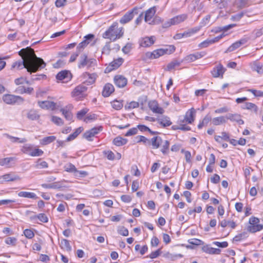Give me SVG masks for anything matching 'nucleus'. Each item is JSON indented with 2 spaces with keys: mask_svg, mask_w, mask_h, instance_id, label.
<instances>
[{
  "mask_svg": "<svg viewBox=\"0 0 263 263\" xmlns=\"http://www.w3.org/2000/svg\"><path fill=\"white\" fill-rule=\"evenodd\" d=\"M175 49L176 48L174 45H169L164 48L158 49L153 52H147L146 56L150 59H157L164 54H170L173 53Z\"/></svg>",
  "mask_w": 263,
  "mask_h": 263,
  "instance_id": "7ed1b4c3",
  "label": "nucleus"
},
{
  "mask_svg": "<svg viewBox=\"0 0 263 263\" xmlns=\"http://www.w3.org/2000/svg\"><path fill=\"white\" fill-rule=\"evenodd\" d=\"M127 141V139L123 138L121 136H118L113 140L112 143L117 146H121L125 145Z\"/></svg>",
  "mask_w": 263,
  "mask_h": 263,
  "instance_id": "a878e982",
  "label": "nucleus"
},
{
  "mask_svg": "<svg viewBox=\"0 0 263 263\" xmlns=\"http://www.w3.org/2000/svg\"><path fill=\"white\" fill-rule=\"evenodd\" d=\"M140 8L134 7L132 10L127 11L120 20L119 22L122 24H125L129 22L134 17L138 15Z\"/></svg>",
  "mask_w": 263,
  "mask_h": 263,
  "instance_id": "20e7f679",
  "label": "nucleus"
},
{
  "mask_svg": "<svg viewBox=\"0 0 263 263\" xmlns=\"http://www.w3.org/2000/svg\"><path fill=\"white\" fill-rule=\"evenodd\" d=\"M7 138L10 139L12 142L13 143H23L26 142V139L25 138L20 139L17 137H15L9 135L8 134H5L4 135Z\"/></svg>",
  "mask_w": 263,
  "mask_h": 263,
  "instance_id": "473e14b6",
  "label": "nucleus"
},
{
  "mask_svg": "<svg viewBox=\"0 0 263 263\" xmlns=\"http://www.w3.org/2000/svg\"><path fill=\"white\" fill-rule=\"evenodd\" d=\"M148 105L149 109L154 113L163 114L164 112V109L159 106L156 100L150 101Z\"/></svg>",
  "mask_w": 263,
  "mask_h": 263,
  "instance_id": "f8f14e48",
  "label": "nucleus"
},
{
  "mask_svg": "<svg viewBox=\"0 0 263 263\" xmlns=\"http://www.w3.org/2000/svg\"><path fill=\"white\" fill-rule=\"evenodd\" d=\"M74 176L76 177L82 178L87 176L88 174V172L84 171H78L77 169L74 173Z\"/></svg>",
  "mask_w": 263,
  "mask_h": 263,
  "instance_id": "680f3d73",
  "label": "nucleus"
},
{
  "mask_svg": "<svg viewBox=\"0 0 263 263\" xmlns=\"http://www.w3.org/2000/svg\"><path fill=\"white\" fill-rule=\"evenodd\" d=\"M191 35V32L185 31L183 33H179L176 34L174 36L173 38L175 40H179L184 37H189Z\"/></svg>",
  "mask_w": 263,
  "mask_h": 263,
  "instance_id": "37998d69",
  "label": "nucleus"
},
{
  "mask_svg": "<svg viewBox=\"0 0 263 263\" xmlns=\"http://www.w3.org/2000/svg\"><path fill=\"white\" fill-rule=\"evenodd\" d=\"M39 106L44 109H51L53 110L55 108L56 103L49 101H39L37 102Z\"/></svg>",
  "mask_w": 263,
  "mask_h": 263,
  "instance_id": "ddd939ff",
  "label": "nucleus"
},
{
  "mask_svg": "<svg viewBox=\"0 0 263 263\" xmlns=\"http://www.w3.org/2000/svg\"><path fill=\"white\" fill-rule=\"evenodd\" d=\"M65 171L69 173H73L74 174L76 171V166L72 163H69L64 166Z\"/></svg>",
  "mask_w": 263,
  "mask_h": 263,
  "instance_id": "864d4df0",
  "label": "nucleus"
},
{
  "mask_svg": "<svg viewBox=\"0 0 263 263\" xmlns=\"http://www.w3.org/2000/svg\"><path fill=\"white\" fill-rule=\"evenodd\" d=\"M5 242L7 245L14 247L16 245L17 239L14 237H8L5 239Z\"/></svg>",
  "mask_w": 263,
  "mask_h": 263,
  "instance_id": "a19ab883",
  "label": "nucleus"
},
{
  "mask_svg": "<svg viewBox=\"0 0 263 263\" xmlns=\"http://www.w3.org/2000/svg\"><path fill=\"white\" fill-rule=\"evenodd\" d=\"M86 84L84 82L81 84L79 85L73 90L71 92V96L73 97H83V93L87 90Z\"/></svg>",
  "mask_w": 263,
  "mask_h": 263,
  "instance_id": "423d86ee",
  "label": "nucleus"
},
{
  "mask_svg": "<svg viewBox=\"0 0 263 263\" xmlns=\"http://www.w3.org/2000/svg\"><path fill=\"white\" fill-rule=\"evenodd\" d=\"M249 91L252 92L255 97H262L263 91L260 90H257L253 89H250L248 90Z\"/></svg>",
  "mask_w": 263,
  "mask_h": 263,
  "instance_id": "774afa93",
  "label": "nucleus"
},
{
  "mask_svg": "<svg viewBox=\"0 0 263 263\" xmlns=\"http://www.w3.org/2000/svg\"><path fill=\"white\" fill-rule=\"evenodd\" d=\"M170 142L168 140H163L161 144L160 151L164 155H167L169 153Z\"/></svg>",
  "mask_w": 263,
  "mask_h": 263,
  "instance_id": "b1692460",
  "label": "nucleus"
},
{
  "mask_svg": "<svg viewBox=\"0 0 263 263\" xmlns=\"http://www.w3.org/2000/svg\"><path fill=\"white\" fill-rule=\"evenodd\" d=\"M139 104L138 102L136 101H132L129 103L127 104L125 106L126 109H131L138 107Z\"/></svg>",
  "mask_w": 263,
  "mask_h": 263,
  "instance_id": "6e6d98bb",
  "label": "nucleus"
},
{
  "mask_svg": "<svg viewBox=\"0 0 263 263\" xmlns=\"http://www.w3.org/2000/svg\"><path fill=\"white\" fill-rule=\"evenodd\" d=\"M157 121L163 127L169 126L172 124L170 118L166 116H162L160 118H157Z\"/></svg>",
  "mask_w": 263,
  "mask_h": 263,
  "instance_id": "aec40b11",
  "label": "nucleus"
},
{
  "mask_svg": "<svg viewBox=\"0 0 263 263\" xmlns=\"http://www.w3.org/2000/svg\"><path fill=\"white\" fill-rule=\"evenodd\" d=\"M27 118L31 120H37L40 118V115L35 110H29L27 114Z\"/></svg>",
  "mask_w": 263,
  "mask_h": 263,
  "instance_id": "72a5a7b5",
  "label": "nucleus"
},
{
  "mask_svg": "<svg viewBox=\"0 0 263 263\" xmlns=\"http://www.w3.org/2000/svg\"><path fill=\"white\" fill-rule=\"evenodd\" d=\"M103 153L106 155L107 158L109 160H114L115 159L114 153L111 151H104Z\"/></svg>",
  "mask_w": 263,
  "mask_h": 263,
  "instance_id": "338daca9",
  "label": "nucleus"
},
{
  "mask_svg": "<svg viewBox=\"0 0 263 263\" xmlns=\"http://www.w3.org/2000/svg\"><path fill=\"white\" fill-rule=\"evenodd\" d=\"M43 153L44 152L42 149L35 148L29 153V155L32 157H37L42 156Z\"/></svg>",
  "mask_w": 263,
  "mask_h": 263,
  "instance_id": "5fc2aeb1",
  "label": "nucleus"
},
{
  "mask_svg": "<svg viewBox=\"0 0 263 263\" xmlns=\"http://www.w3.org/2000/svg\"><path fill=\"white\" fill-rule=\"evenodd\" d=\"M87 55L86 54H82L78 64V67L81 68L87 66Z\"/></svg>",
  "mask_w": 263,
  "mask_h": 263,
  "instance_id": "f704fd0d",
  "label": "nucleus"
},
{
  "mask_svg": "<svg viewBox=\"0 0 263 263\" xmlns=\"http://www.w3.org/2000/svg\"><path fill=\"white\" fill-rule=\"evenodd\" d=\"M187 241L190 245L195 246L203 245L204 244L202 240L197 238L189 239Z\"/></svg>",
  "mask_w": 263,
  "mask_h": 263,
  "instance_id": "de8ad7c7",
  "label": "nucleus"
},
{
  "mask_svg": "<svg viewBox=\"0 0 263 263\" xmlns=\"http://www.w3.org/2000/svg\"><path fill=\"white\" fill-rule=\"evenodd\" d=\"M248 237V232L245 231L241 233H240L237 235H236L234 238L233 240L235 241H240L242 239H245Z\"/></svg>",
  "mask_w": 263,
  "mask_h": 263,
  "instance_id": "58836bf2",
  "label": "nucleus"
},
{
  "mask_svg": "<svg viewBox=\"0 0 263 263\" xmlns=\"http://www.w3.org/2000/svg\"><path fill=\"white\" fill-rule=\"evenodd\" d=\"M226 122V117L220 116L218 117L214 118L212 119V123L214 125H219L221 124Z\"/></svg>",
  "mask_w": 263,
  "mask_h": 263,
  "instance_id": "c9c22d12",
  "label": "nucleus"
},
{
  "mask_svg": "<svg viewBox=\"0 0 263 263\" xmlns=\"http://www.w3.org/2000/svg\"><path fill=\"white\" fill-rule=\"evenodd\" d=\"M24 234L28 239H31L34 236L33 232L30 229H25L24 231Z\"/></svg>",
  "mask_w": 263,
  "mask_h": 263,
  "instance_id": "0e129e2a",
  "label": "nucleus"
},
{
  "mask_svg": "<svg viewBox=\"0 0 263 263\" xmlns=\"http://www.w3.org/2000/svg\"><path fill=\"white\" fill-rule=\"evenodd\" d=\"M30 218L32 221H34L37 219L41 222L43 223H47L48 221V218L44 213H40L37 215H34L31 216Z\"/></svg>",
  "mask_w": 263,
  "mask_h": 263,
  "instance_id": "412c9836",
  "label": "nucleus"
},
{
  "mask_svg": "<svg viewBox=\"0 0 263 263\" xmlns=\"http://www.w3.org/2000/svg\"><path fill=\"white\" fill-rule=\"evenodd\" d=\"M201 250L203 252L207 254H214V248L211 247L210 245H203Z\"/></svg>",
  "mask_w": 263,
  "mask_h": 263,
  "instance_id": "c03bdc74",
  "label": "nucleus"
},
{
  "mask_svg": "<svg viewBox=\"0 0 263 263\" xmlns=\"http://www.w3.org/2000/svg\"><path fill=\"white\" fill-rule=\"evenodd\" d=\"M156 37L154 36H145L139 40L140 46L143 47H148L154 44Z\"/></svg>",
  "mask_w": 263,
  "mask_h": 263,
  "instance_id": "9b49d317",
  "label": "nucleus"
},
{
  "mask_svg": "<svg viewBox=\"0 0 263 263\" xmlns=\"http://www.w3.org/2000/svg\"><path fill=\"white\" fill-rule=\"evenodd\" d=\"M57 138L54 136H50L43 138L41 140V144L43 145H48L56 140Z\"/></svg>",
  "mask_w": 263,
  "mask_h": 263,
  "instance_id": "7c9ffc66",
  "label": "nucleus"
},
{
  "mask_svg": "<svg viewBox=\"0 0 263 263\" xmlns=\"http://www.w3.org/2000/svg\"><path fill=\"white\" fill-rule=\"evenodd\" d=\"M249 0H237L236 2L237 7L239 9H242L248 6Z\"/></svg>",
  "mask_w": 263,
  "mask_h": 263,
  "instance_id": "8fccbe9b",
  "label": "nucleus"
},
{
  "mask_svg": "<svg viewBox=\"0 0 263 263\" xmlns=\"http://www.w3.org/2000/svg\"><path fill=\"white\" fill-rule=\"evenodd\" d=\"M114 82L117 87L123 88L127 85V80L124 77L117 75L114 77Z\"/></svg>",
  "mask_w": 263,
  "mask_h": 263,
  "instance_id": "dca6fc26",
  "label": "nucleus"
},
{
  "mask_svg": "<svg viewBox=\"0 0 263 263\" xmlns=\"http://www.w3.org/2000/svg\"><path fill=\"white\" fill-rule=\"evenodd\" d=\"M135 139L137 143L142 142L145 145H147L149 143V139L143 136H137L135 137Z\"/></svg>",
  "mask_w": 263,
  "mask_h": 263,
  "instance_id": "a18cd8bd",
  "label": "nucleus"
},
{
  "mask_svg": "<svg viewBox=\"0 0 263 263\" xmlns=\"http://www.w3.org/2000/svg\"><path fill=\"white\" fill-rule=\"evenodd\" d=\"M242 108L253 110L255 112H257L258 111V107L255 104L250 102L246 103Z\"/></svg>",
  "mask_w": 263,
  "mask_h": 263,
  "instance_id": "4c0bfd02",
  "label": "nucleus"
},
{
  "mask_svg": "<svg viewBox=\"0 0 263 263\" xmlns=\"http://www.w3.org/2000/svg\"><path fill=\"white\" fill-rule=\"evenodd\" d=\"M180 65V62L177 61H172L167 64L166 70L168 71H170L172 69H174L176 66H179Z\"/></svg>",
  "mask_w": 263,
  "mask_h": 263,
  "instance_id": "4d7b16f0",
  "label": "nucleus"
},
{
  "mask_svg": "<svg viewBox=\"0 0 263 263\" xmlns=\"http://www.w3.org/2000/svg\"><path fill=\"white\" fill-rule=\"evenodd\" d=\"M3 100L8 104H13L17 102H23L24 99L18 96L6 94L3 96Z\"/></svg>",
  "mask_w": 263,
  "mask_h": 263,
  "instance_id": "39448f33",
  "label": "nucleus"
},
{
  "mask_svg": "<svg viewBox=\"0 0 263 263\" xmlns=\"http://www.w3.org/2000/svg\"><path fill=\"white\" fill-rule=\"evenodd\" d=\"M84 74L85 77H88V80L84 82L87 85H90L93 84L98 77V75L96 73H89V72H86Z\"/></svg>",
  "mask_w": 263,
  "mask_h": 263,
  "instance_id": "4be33fe9",
  "label": "nucleus"
},
{
  "mask_svg": "<svg viewBox=\"0 0 263 263\" xmlns=\"http://www.w3.org/2000/svg\"><path fill=\"white\" fill-rule=\"evenodd\" d=\"M245 13L241 12L235 15H232L231 20L233 21H239L244 15Z\"/></svg>",
  "mask_w": 263,
  "mask_h": 263,
  "instance_id": "e2e57ef3",
  "label": "nucleus"
},
{
  "mask_svg": "<svg viewBox=\"0 0 263 263\" xmlns=\"http://www.w3.org/2000/svg\"><path fill=\"white\" fill-rule=\"evenodd\" d=\"M226 68H224L221 63H219L215 67L213 68L211 71V74L214 78H223V75L226 71Z\"/></svg>",
  "mask_w": 263,
  "mask_h": 263,
  "instance_id": "1a4fd4ad",
  "label": "nucleus"
},
{
  "mask_svg": "<svg viewBox=\"0 0 263 263\" xmlns=\"http://www.w3.org/2000/svg\"><path fill=\"white\" fill-rule=\"evenodd\" d=\"M15 159L14 157H7L5 158L0 159V165L6 166L12 161Z\"/></svg>",
  "mask_w": 263,
  "mask_h": 263,
  "instance_id": "79ce46f5",
  "label": "nucleus"
},
{
  "mask_svg": "<svg viewBox=\"0 0 263 263\" xmlns=\"http://www.w3.org/2000/svg\"><path fill=\"white\" fill-rule=\"evenodd\" d=\"M51 121L57 125H62L64 124L62 119L57 116H52Z\"/></svg>",
  "mask_w": 263,
  "mask_h": 263,
  "instance_id": "69168bd1",
  "label": "nucleus"
},
{
  "mask_svg": "<svg viewBox=\"0 0 263 263\" xmlns=\"http://www.w3.org/2000/svg\"><path fill=\"white\" fill-rule=\"evenodd\" d=\"M71 74L68 70H62L59 72L56 76V78L58 80H64L68 81L71 79Z\"/></svg>",
  "mask_w": 263,
  "mask_h": 263,
  "instance_id": "f3484780",
  "label": "nucleus"
},
{
  "mask_svg": "<svg viewBox=\"0 0 263 263\" xmlns=\"http://www.w3.org/2000/svg\"><path fill=\"white\" fill-rule=\"evenodd\" d=\"M83 130L82 127H79L71 134L69 135L66 139V141H70L76 139L78 136Z\"/></svg>",
  "mask_w": 263,
  "mask_h": 263,
  "instance_id": "cd10ccee",
  "label": "nucleus"
},
{
  "mask_svg": "<svg viewBox=\"0 0 263 263\" xmlns=\"http://www.w3.org/2000/svg\"><path fill=\"white\" fill-rule=\"evenodd\" d=\"M18 196L19 197L31 198V199H37L38 197L36 195L32 192H28L25 191H21L18 193Z\"/></svg>",
  "mask_w": 263,
  "mask_h": 263,
  "instance_id": "bb28decb",
  "label": "nucleus"
},
{
  "mask_svg": "<svg viewBox=\"0 0 263 263\" xmlns=\"http://www.w3.org/2000/svg\"><path fill=\"white\" fill-rule=\"evenodd\" d=\"M61 246L62 248L64 247L67 251H70L71 250V247L67 239H62L61 242Z\"/></svg>",
  "mask_w": 263,
  "mask_h": 263,
  "instance_id": "603ef678",
  "label": "nucleus"
},
{
  "mask_svg": "<svg viewBox=\"0 0 263 263\" xmlns=\"http://www.w3.org/2000/svg\"><path fill=\"white\" fill-rule=\"evenodd\" d=\"M18 54L22 57H24L25 55H26L27 57V59H36L39 58L34 53V50L30 47H27L26 48L22 49L18 52Z\"/></svg>",
  "mask_w": 263,
  "mask_h": 263,
  "instance_id": "0eeeda50",
  "label": "nucleus"
},
{
  "mask_svg": "<svg viewBox=\"0 0 263 263\" xmlns=\"http://www.w3.org/2000/svg\"><path fill=\"white\" fill-rule=\"evenodd\" d=\"M95 136L92 133V132H91L90 130L86 131L83 135V138L86 139L88 141H93L92 137H93Z\"/></svg>",
  "mask_w": 263,
  "mask_h": 263,
  "instance_id": "3c124183",
  "label": "nucleus"
},
{
  "mask_svg": "<svg viewBox=\"0 0 263 263\" xmlns=\"http://www.w3.org/2000/svg\"><path fill=\"white\" fill-rule=\"evenodd\" d=\"M212 44H213V42H212L211 39H210V40L207 39V40L202 42L201 43H200L198 45V47L199 48H206V47H208L210 45H211Z\"/></svg>",
  "mask_w": 263,
  "mask_h": 263,
  "instance_id": "13d9d810",
  "label": "nucleus"
},
{
  "mask_svg": "<svg viewBox=\"0 0 263 263\" xmlns=\"http://www.w3.org/2000/svg\"><path fill=\"white\" fill-rule=\"evenodd\" d=\"M211 120V117L208 115H206L201 121H200L198 125V128L201 129L203 126H206Z\"/></svg>",
  "mask_w": 263,
  "mask_h": 263,
  "instance_id": "e433bc0d",
  "label": "nucleus"
},
{
  "mask_svg": "<svg viewBox=\"0 0 263 263\" xmlns=\"http://www.w3.org/2000/svg\"><path fill=\"white\" fill-rule=\"evenodd\" d=\"M263 229V224H257L252 226H249L248 227V231L251 233H255Z\"/></svg>",
  "mask_w": 263,
  "mask_h": 263,
  "instance_id": "2f4dec72",
  "label": "nucleus"
},
{
  "mask_svg": "<svg viewBox=\"0 0 263 263\" xmlns=\"http://www.w3.org/2000/svg\"><path fill=\"white\" fill-rule=\"evenodd\" d=\"M118 23L114 22L108 29L103 34L102 36L104 39H109L112 41H115L117 39H120L124 34L123 28H118Z\"/></svg>",
  "mask_w": 263,
  "mask_h": 263,
  "instance_id": "f03ea898",
  "label": "nucleus"
},
{
  "mask_svg": "<svg viewBox=\"0 0 263 263\" xmlns=\"http://www.w3.org/2000/svg\"><path fill=\"white\" fill-rule=\"evenodd\" d=\"M253 70L257 71L258 73H263V64L255 62L252 66Z\"/></svg>",
  "mask_w": 263,
  "mask_h": 263,
  "instance_id": "ea45409f",
  "label": "nucleus"
},
{
  "mask_svg": "<svg viewBox=\"0 0 263 263\" xmlns=\"http://www.w3.org/2000/svg\"><path fill=\"white\" fill-rule=\"evenodd\" d=\"M73 108L71 104L67 105L65 108H61L60 111L64 116L65 119L68 121H72L73 115L70 111Z\"/></svg>",
  "mask_w": 263,
  "mask_h": 263,
  "instance_id": "4468645a",
  "label": "nucleus"
},
{
  "mask_svg": "<svg viewBox=\"0 0 263 263\" xmlns=\"http://www.w3.org/2000/svg\"><path fill=\"white\" fill-rule=\"evenodd\" d=\"M46 64L42 58L36 59H26L22 61L14 62L12 65V68H17L22 69L24 68L27 69L30 73L35 72L40 69L45 67Z\"/></svg>",
  "mask_w": 263,
  "mask_h": 263,
  "instance_id": "f257e3e1",
  "label": "nucleus"
},
{
  "mask_svg": "<svg viewBox=\"0 0 263 263\" xmlns=\"http://www.w3.org/2000/svg\"><path fill=\"white\" fill-rule=\"evenodd\" d=\"M3 179V180H1L0 181L1 182H3V181H14L16 180H20V177L16 175H14L12 173H8L5 174L2 176L0 177V180Z\"/></svg>",
  "mask_w": 263,
  "mask_h": 263,
  "instance_id": "a211bd4d",
  "label": "nucleus"
},
{
  "mask_svg": "<svg viewBox=\"0 0 263 263\" xmlns=\"http://www.w3.org/2000/svg\"><path fill=\"white\" fill-rule=\"evenodd\" d=\"M88 111V109L86 108L82 109V110L77 112V118L79 120H82L83 118L84 117V116L87 114Z\"/></svg>",
  "mask_w": 263,
  "mask_h": 263,
  "instance_id": "bf43d9fd",
  "label": "nucleus"
},
{
  "mask_svg": "<svg viewBox=\"0 0 263 263\" xmlns=\"http://www.w3.org/2000/svg\"><path fill=\"white\" fill-rule=\"evenodd\" d=\"M123 101L114 100L111 102V106L116 110H120L123 107Z\"/></svg>",
  "mask_w": 263,
  "mask_h": 263,
  "instance_id": "49530a36",
  "label": "nucleus"
},
{
  "mask_svg": "<svg viewBox=\"0 0 263 263\" xmlns=\"http://www.w3.org/2000/svg\"><path fill=\"white\" fill-rule=\"evenodd\" d=\"M88 45V43L84 40L78 44L76 49L80 52H81Z\"/></svg>",
  "mask_w": 263,
  "mask_h": 263,
  "instance_id": "052dcab7",
  "label": "nucleus"
},
{
  "mask_svg": "<svg viewBox=\"0 0 263 263\" xmlns=\"http://www.w3.org/2000/svg\"><path fill=\"white\" fill-rule=\"evenodd\" d=\"M156 13V10L155 7H151L145 11L144 20L146 22H147L151 20L154 15Z\"/></svg>",
  "mask_w": 263,
  "mask_h": 263,
  "instance_id": "393cba45",
  "label": "nucleus"
},
{
  "mask_svg": "<svg viewBox=\"0 0 263 263\" xmlns=\"http://www.w3.org/2000/svg\"><path fill=\"white\" fill-rule=\"evenodd\" d=\"M115 90L114 86L110 83H107L103 87L102 95L104 97H109Z\"/></svg>",
  "mask_w": 263,
  "mask_h": 263,
  "instance_id": "6ab92c4d",
  "label": "nucleus"
},
{
  "mask_svg": "<svg viewBox=\"0 0 263 263\" xmlns=\"http://www.w3.org/2000/svg\"><path fill=\"white\" fill-rule=\"evenodd\" d=\"M124 60L122 58H119L111 62L105 69V72L108 73L118 68L123 63Z\"/></svg>",
  "mask_w": 263,
  "mask_h": 263,
  "instance_id": "9d476101",
  "label": "nucleus"
},
{
  "mask_svg": "<svg viewBox=\"0 0 263 263\" xmlns=\"http://www.w3.org/2000/svg\"><path fill=\"white\" fill-rule=\"evenodd\" d=\"M195 109L192 108L189 112H187L184 117V120L187 123L191 124L194 121V114Z\"/></svg>",
  "mask_w": 263,
  "mask_h": 263,
  "instance_id": "c85d7f7f",
  "label": "nucleus"
},
{
  "mask_svg": "<svg viewBox=\"0 0 263 263\" xmlns=\"http://www.w3.org/2000/svg\"><path fill=\"white\" fill-rule=\"evenodd\" d=\"M187 17V15L186 14H182L181 15H177L172 18H171L172 24L173 25L178 24L181 22L185 21Z\"/></svg>",
  "mask_w": 263,
  "mask_h": 263,
  "instance_id": "5701e85b",
  "label": "nucleus"
},
{
  "mask_svg": "<svg viewBox=\"0 0 263 263\" xmlns=\"http://www.w3.org/2000/svg\"><path fill=\"white\" fill-rule=\"evenodd\" d=\"M250 40V37L248 36H245L241 39H240L239 41H237L232 44L227 50L226 51V52H232L234 51L235 50L237 49L239 47H240L241 46L247 43L248 41Z\"/></svg>",
  "mask_w": 263,
  "mask_h": 263,
  "instance_id": "6e6552de",
  "label": "nucleus"
},
{
  "mask_svg": "<svg viewBox=\"0 0 263 263\" xmlns=\"http://www.w3.org/2000/svg\"><path fill=\"white\" fill-rule=\"evenodd\" d=\"M33 167L36 169L46 168L48 167V164L47 162L42 161L41 159H39Z\"/></svg>",
  "mask_w": 263,
  "mask_h": 263,
  "instance_id": "c756f323",
  "label": "nucleus"
},
{
  "mask_svg": "<svg viewBox=\"0 0 263 263\" xmlns=\"http://www.w3.org/2000/svg\"><path fill=\"white\" fill-rule=\"evenodd\" d=\"M162 142V139L160 136H155L151 139H149V143L147 145H152L153 149H157L159 148Z\"/></svg>",
  "mask_w": 263,
  "mask_h": 263,
  "instance_id": "2eb2a0df",
  "label": "nucleus"
},
{
  "mask_svg": "<svg viewBox=\"0 0 263 263\" xmlns=\"http://www.w3.org/2000/svg\"><path fill=\"white\" fill-rule=\"evenodd\" d=\"M241 117L240 115L237 114H229L226 116L227 119L230 120L231 121L236 122Z\"/></svg>",
  "mask_w": 263,
  "mask_h": 263,
  "instance_id": "09e8293b",
  "label": "nucleus"
}]
</instances>
